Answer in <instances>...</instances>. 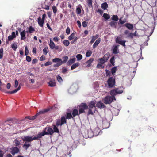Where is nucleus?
Wrapping results in <instances>:
<instances>
[{
    "label": "nucleus",
    "instance_id": "obj_1",
    "mask_svg": "<svg viewBox=\"0 0 157 157\" xmlns=\"http://www.w3.org/2000/svg\"><path fill=\"white\" fill-rule=\"evenodd\" d=\"M111 96H107L104 98V102L106 104H110L113 101L116 100L115 97L113 95H111Z\"/></svg>",
    "mask_w": 157,
    "mask_h": 157
},
{
    "label": "nucleus",
    "instance_id": "obj_2",
    "mask_svg": "<svg viewBox=\"0 0 157 157\" xmlns=\"http://www.w3.org/2000/svg\"><path fill=\"white\" fill-rule=\"evenodd\" d=\"M21 139L25 142L27 143V142H30L35 140L38 139V137H36L34 136H25L24 137H22Z\"/></svg>",
    "mask_w": 157,
    "mask_h": 157
},
{
    "label": "nucleus",
    "instance_id": "obj_3",
    "mask_svg": "<svg viewBox=\"0 0 157 157\" xmlns=\"http://www.w3.org/2000/svg\"><path fill=\"white\" fill-rule=\"evenodd\" d=\"M67 123V121L65 116H62L60 119H57L56 122V125L57 126H62L65 124Z\"/></svg>",
    "mask_w": 157,
    "mask_h": 157
},
{
    "label": "nucleus",
    "instance_id": "obj_4",
    "mask_svg": "<svg viewBox=\"0 0 157 157\" xmlns=\"http://www.w3.org/2000/svg\"><path fill=\"white\" fill-rule=\"evenodd\" d=\"M54 133L53 130L49 127H46L45 131L43 133H40V136H44L45 135H52Z\"/></svg>",
    "mask_w": 157,
    "mask_h": 157
},
{
    "label": "nucleus",
    "instance_id": "obj_5",
    "mask_svg": "<svg viewBox=\"0 0 157 157\" xmlns=\"http://www.w3.org/2000/svg\"><path fill=\"white\" fill-rule=\"evenodd\" d=\"M108 85L109 88L113 87L116 83L115 78V77H109L107 81Z\"/></svg>",
    "mask_w": 157,
    "mask_h": 157
},
{
    "label": "nucleus",
    "instance_id": "obj_6",
    "mask_svg": "<svg viewBox=\"0 0 157 157\" xmlns=\"http://www.w3.org/2000/svg\"><path fill=\"white\" fill-rule=\"evenodd\" d=\"M79 113L81 114L85 113V110L88 108V106L86 103H81L79 106Z\"/></svg>",
    "mask_w": 157,
    "mask_h": 157
},
{
    "label": "nucleus",
    "instance_id": "obj_7",
    "mask_svg": "<svg viewBox=\"0 0 157 157\" xmlns=\"http://www.w3.org/2000/svg\"><path fill=\"white\" fill-rule=\"evenodd\" d=\"M123 92V90L121 88H117L113 89L110 91V95H113L114 96L117 94H121Z\"/></svg>",
    "mask_w": 157,
    "mask_h": 157
},
{
    "label": "nucleus",
    "instance_id": "obj_8",
    "mask_svg": "<svg viewBox=\"0 0 157 157\" xmlns=\"http://www.w3.org/2000/svg\"><path fill=\"white\" fill-rule=\"evenodd\" d=\"M99 62L97 66V68H104L105 66L104 65L105 63L106 62L102 58H99L98 59Z\"/></svg>",
    "mask_w": 157,
    "mask_h": 157
},
{
    "label": "nucleus",
    "instance_id": "obj_9",
    "mask_svg": "<svg viewBox=\"0 0 157 157\" xmlns=\"http://www.w3.org/2000/svg\"><path fill=\"white\" fill-rule=\"evenodd\" d=\"M121 38H117L116 39V43L119 44L124 46H125V43L126 41L125 40H121Z\"/></svg>",
    "mask_w": 157,
    "mask_h": 157
},
{
    "label": "nucleus",
    "instance_id": "obj_10",
    "mask_svg": "<svg viewBox=\"0 0 157 157\" xmlns=\"http://www.w3.org/2000/svg\"><path fill=\"white\" fill-rule=\"evenodd\" d=\"M96 106L97 107L101 109L105 108L106 106L101 101H99L96 103Z\"/></svg>",
    "mask_w": 157,
    "mask_h": 157
},
{
    "label": "nucleus",
    "instance_id": "obj_11",
    "mask_svg": "<svg viewBox=\"0 0 157 157\" xmlns=\"http://www.w3.org/2000/svg\"><path fill=\"white\" fill-rule=\"evenodd\" d=\"M124 26L130 30H132L134 28L133 25L132 24L128 23H125L124 25Z\"/></svg>",
    "mask_w": 157,
    "mask_h": 157
},
{
    "label": "nucleus",
    "instance_id": "obj_12",
    "mask_svg": "<svg viewBox=\"0 0 157 157\" xmlns=\"http://www.w3.org/2000/svg\"><path fill=\"white\" fill-rule=\"evenodd\" d=\"M19 150L17 147H14L12 148L11 153L13 155H14L15 154L18 153Z\"/></svg>",
    "mask_w": 157,
    "mask_h": 157
},
{
    "label": "nucleus",
    "instance_id": "obj_13",
    "mask_svg": "<svg viewBox=\"0 0 157 157\" xmlns=\"http://www.w3.org/2000/svg\"><path fill=\"white\" fill-rule=\"evenodd\" d=\"M80 113H79L78 109H74L72 111V115L73 117H74L76 116L79 115Z\"/></svg>",
    "mask_w": 157,
    "mask_h": 157
},
{
    "label": "nucleus",
    "instance_id": "obj_14",
    "mask_svg": "<svg viewBox=\"0 0 157 157\" xmlns=\"http://www.w3.org/2000/svg\"><path fill=\"white\" fill-rule=\"evenodd\" d=\"M96 103L95 102L93 101H91L88 104V106H89V108L92 109L94 107L95 109H96Z\"/></svg>",
    "mask_w": 157,
    "mask_h": 157
},
{
    "label": "nucleus",
    "instance_id": "obj_15",
    "mask_svg": "<svg viewBox=\"0 0 157 157\" xmlns=\"http://www.w3.org/2000/svg\"><path fill=\"white\" fill-rule=\"evenodd\" d=\"M119 45H116L114 47L113 50V53L115 54H117L119 53V50L118 49Z\"/></svg>",
    "mask_w": 157,
    "mask_h": 157
},
{
    "label": "nucleus",
    "instance_id": "obj_16",
    "mask_svg": "<svg viewBox=\"0 0 157 157\" xmlns=\"http://www.w3.org/2000/svg\"><path fill=\"white\" fill-rule=\"evenodd\" d=\"M94 59L93 58L90 59L86 63L87 64L86 67H89L91 65L92 63L94 61Z\"/></svg>",
    "mask_w": 157,
    "mask_h": 157
},
{
    "label": "nucleus",
    "instance_id": "obj_17",
    "mask_svg": "<svg viewBox=\"0 0 157 157\" xmlns=\"http://www.w3.org/2000/svg\"><path fill=\"white\" fill-rule=\"evenodd\" d=\"M16 37L15 32H12L11 35L9 36L8 37V40L10 41Z\"/></svg>",
    "mask_w": 157,
    "mask_h": 157
},
{
    "label": "nucleus",
    "instance_id": "obj_18",
    "mask_svg": "<svg viewBox=\"0 0 157 157\" xmlns=\"http://www.w3.org/2000/svg\"><path fill=\"white\" fill-rule=\"evenodd\" d=\"M20 32V34L21 35V40H25V31L24 30L22 32Z\"/></svg>",
    "mask_w": 157,
    "mask_h": 157
},
{
    "label": "nucleus",
    "instance_id": "obj_19",
    "mask_svg": "<svg viewBox=\"0 0 157 157\" xmlns=\"http://www.w3.org/2000/svg\"><path fill=\"white\" fill-rule=\"evenodd\" d=\"M109 25L112 27L116 28L117 22L116 21H111L109 23Z\"/></svg>",
    "mask_w": 157,
    "mask_h": 157
},
{
    "label": "nucleus",
    "instance_id": "obj_20",
    "mask_svg": "<svg viewBox=\"0 0 157 157\" xmlns=\"http://www.w3.org/2000/svg\"><path fill=\"white\" fill-rule=\"evenodd\" d=\"M101 41V40L100 38L98 39L94 43L93 46V48H95L99 44Z\"/></svg>",
    "mask_w": 157,
    "mask_h": 157
},
{
    "label": "nucleus",
    "instance_id": "obj_21",
    "mask_svg": "<svg viewBox=\"0 0 157 157\" xmlns=\"http://www.w3.org/2000/svg\"><path fill=\"white\" fill-rule=\"evenodd\" d=\"M66 115V118L67 119H69L71 118H72L73 119H74V118L72 116V115L70 113H67Z\"/></svg>",
    "mask_w": 157,
    "mask_h": 157
},
{
    "label": "nucleus",
    "instance_id": "obj_22",
    "mask_svg": "<svg viewBox=\"0 0 157 157\" xmlns=\"http://www.w3.org/2000/svg\"><path fill=\"white\" fill-rule=\"evenodd\" d=\"M48 84L50 87H54L56 86V82L55 80H51L48 83Z\"/></svg>",
    "mask_w": 157,
    "mask_h": 157
},
{
    "label": "nucleus",
    "instance_id": "obj_23",
    "mask_svg": "<svg viewBox=\"0 0 157 157\" xmlns=\"http://www.w3.org/2000/svg\"><path fill=\"white\" fill-rule=\"evenodd\" d=\"M50 110V109L49 108L43 109L40 111V114H45L49 111Z\"/></svg>",
    "mask_w": 157,
    "mask_h": 157
},
{
    "label": "nucleus",
    "instance_id": "obj_24",
    "mask_svg": "<svg viewBox=\"0 0 157 157\" xmlns=\"http://www.w3.org/2000/svg\"><path fill=\"white\" fill-rule=\"evenodd\" d=\"M99 36V35L98 34H96L95 36H93L92 37V39L90 41V43L92 44L93 43L95 40L98 38Z\"/></svg>",
    "mask_w": 157,
    "mask_h": 157
},
{
    "label": "nucleus",
    "instance_id": "obj_25",
    "mask_svg": "<svg viewBox=\"0 0 157 157\" xmlns=\"http://www.w3.org/2000/svg\"><path fill=\"white\" fill-rule=\"evenodd\" d=\"M49 45L51 49H54V47L55 46V44L51 40H50Z\"/></svg>",
    "mask_w": 157,
    "mask_h": 157
},
{
    "label": "nucleus",
    "instance_id": "obj_26",
    "mask_svg": "<svg viewBox=\"0 0 157 157\" xmlns=\"http://www.w3.org/2000/svg\"><path fill=\"white\" fill-rule=\"evenodd\" d=\"M75 60V58H72L69 60L67 62V64L68 65H70L74 63Z\"/></svg>",
    "mask_w": 157,
    "mask_h": 157
},
{
    "label": "nucleus",
    "instance_id": "obj_27",
    "mask_svg": "<svg viewBox=\"0 0 157 157\" xmlns=\"http://www.w3.org/2000/svg\"><path fill=\"white\" fill-rule=\"evenodd\" d=\"M31 145L29 143H27L25 142L24 144L23 145V147L25 150H27L29 147Z\"/></svg>",
    "mask_w": 157,
    "mask_h": 157
},
{
    "label": "nucleus",
    "instance_id": "obj_28",
    "mask_svg": "<svg viewBox=\"0 0 157 157\" xmlns=\"http://www.w3.org/2000/svg\"><path fill=\"white\" fill-rule=\"evenodd\" d=\"M79 63L78 62L75 63L74 64H73L71 67V69L73 70L79 66Z\"/></svg>",
    "mask_w": 157,
    "mask_h": 157
},
{
    "label": "nucleus",
    "instance_id": "obj_29",
    "mask_svg": "<svg viewBox=\"0 0 157 157\" xmlns=\"http://www.w3.org/2000/svg\"><path fill=\"white\" fill-rule=\"evenodd\" d=\"M108 6L106 2H104L101 4V8L104 10H105L108 7Z\"/></svg>",
    "mask_w": 157,
    "mask_h": 157
},
{
    "label": "nucleus",
    "instance_id": "obj_30",
    "mask_svg": "<svg viewBox=\"0 0 157 157\" xmlns=\"http://www.w3.org/2000/svg\"><path fill=\"white\" fill-rule=\"evenodd\" d=\"M117 69L116 67H113L111 69V72L112 74L113 75H115V73L116 72L117 70Z\"/></svg>",
    "mask_w": 157,
    "mask_h": 157
},
{
    "label": "nucleus",
    "instance_id": "obj_31",
    "mask_svg": "<svg viewBox=\"0 0 157 157\" xmlns=\"http://www.w3.org/2000/svg\"><path fill=\"white\" fill-rule=\"evenodd\" d=\"M111 19L112 20L115 21H114L117 22L119 19L117 15H113Z\"/></svg>",
    "mask_w": 157,
    "mask_h": 157
},
{
    "label": "nucleus",
    "instance_id": "obj_32",
    "mask_svg": "<svg viewBox=\"0 0 157 157\" xmlns=\"http://www.w3.org/2000/svg\"><path fill=\"white\" fill-rule=\"evenodd\" d=\"M52 62L55 63H59V62H61V59L59 58H55L52 60Z\"/></svg>",
    "mask_w": 157,
    "mask_h": 157
},
{
    "label": "nucleus",
    "instance_id": "obj_33",
    "mask_svg": "<svg viewBox=\"0 0 157 157\" xmlns=\"http://www.w3.org/2000/svg\"><path fill=\"white\" fill-rule=\"evenodd\" d=\"M109 57V55L108 54H105L103 57L102 58V59L104 60L105 61L107 62L108 60Z\"/></svg>",
    "mask_w": 157,
    "mask_h": 157
},
{
    "label": "nucleus",
    "instance_id": "obj_34",
    "mask_svg": "<svg viewBox=\"0 0 157 157\" xmlns=\"http://www.w3.org/2000/svg\"><path fill=\"white\" fill-rule=\"evenodd\" d=\"M68 59V57L67 56H65L63 58V61L61 60L62 63H65L67 62Z\"/></svg>",
    "mask_w": 157,
    "mask_h": 157
},
{
    "label": "nucleus",
    "instance_id": "obj_35",
    "mask_svg": "<svg viewBox=\"0 0 157 157\" xmlns=\"http://www.w3.org/2000/svg\"><path fill=\"white\" fill-rule=\"evenodd\" d=\"M14 142L16 146H18L21 144L20 141L17 139H15Z\"/></svg>",
    "mask_w": 157,
    "mask_h": 157
},
{
    "label": "nucleus",
    "instance_id": "obj_36",
    "mask_svg": "<svg viewBox=\"0 0 157 157\" xmlns=\"http://www.w3.org/2000/svg\"><path fill=\"white\" fill-rule=\"evenodd\" d=\"M53 131L54 132H56L57 133H59V131L57 128V126L56 125H54L53 126Z\"/></svg>",
    "mask_w": 157,
    "mask_h": 157
},
{
    "label": "nucleus",
    "instance_id": "obj_37",
    "mask_svg": "<svg viewBox=\"0 0 157 157\" xmlns=\"http://www.w3.org/2000/svg\"><path fill=\"white\" fill-rule=\"evenodd\" d=\"M127 21V19L125 18L123 20H122L121 18H120L119 20V22L121 25L125 23Z\"/></svg>",
    "mask_w": 157,
    "mask_h": 157
},
{
    "label": "nucleus",
    "instance_id": "obj_38",
    "mask_svg": "<svg viewBox=\"0 0 157 157\" xmlns=\"http://www.w3.org/2000/svg\"><path fill=\"white\" fill-rule=\"evenodd\" d=\"M110 62L112 65L114 66L115 58L114 56L112 57L110 59Z\"/></svg>",
    "mask_w": 157,
    "mask_h": 157
},
{
    "label": "nucleus",
    "instance_id": "obj_39",
    "mask_svg": "<svg viewBox=\"0 0 157 157\" xmlns=\"http://www.w3.org/2000/svg\"><path fill=\"white\" fill-rule=\"evenodd\" d=\"M103 17L106 20H108L110 18V16L108 14L104 13L103 14Z\"/></svg>",
    "mask_w": 157,
    "mask_h": 157
},
{
    "label": "nucleus",
    "instance_id": "obj_40",
    "mask_svg": "<svg viewBox=\"0 0 157 157\" xmlns=\"http://www.w3.org/2000/svg\"><path fill=\"white\" fill-rule=\"evenodd\" d=\"M75 36V33H72L68 37V39L69 40H71L73 39L74 38Z\"/></svg>",
    "mask_w": 157,
    "mask_h": 157
},
{
    "label": "nucleus",
    "instance_id": "obj_41",
    "mask_svg": "<svg viewBox=\"0 0 157 157\" xmlns=\"http://www.w3.org/2000/svg\"><path fill=\"white\" fill-rule=\"evenodd\" d=\"M63 44L65 46L67 47L69 45L70 42L68 40H66L63 41Z\"/></svg>",
    "mask_w": 157,
    "mask_h": 157
},
{
    "label": "nucleus",
    "instance_id": "obj_42",
    "mask_svg": "<svg viewBox=\"0 0 157 157\" xmlns=\"http://www.w3.org/2000/svg\"><path fill=\"white\" fill-rule=\"evenodd\" d=\"M92 52L91 50H88L86 53V56L87 57H90L92 54Z\"/></svg>",
    "mask_w": 157,
    "mask_h": 157
},
{
    "label": "nucleus",
    "instance_id": "obj_43",
    "mask_svg": "<svg viewBox=\"0 0 157 157\" xmlns=\"http://www.w3.org/2000/svg\"><path fill=\"white\" fill-rule=\"evenodd\" d=\"M11 47L13 50L16 51L17 47V46L16 43H14L12 44Z\"/></svg>",
    "mask_w": 157,
    "mask_h": 157
},
{
    "label": "nucleus",
    "instance_id": "obj_44",
    "mask_svg": "<svg viewBox=\"0 0 157 157\" xmlns=\"http://www.w3.org/2000/svg\"><path fill=\"white\" fill-rule=\"evenodd\" d=\"M105 74L106 76L110 77L111 75V73L110 71H109L108 70L106 69L105 70Z\"/></svg>",
    "mask_w": 157,
    "mask_h": 157
},
{
    "label": "nucleus",
    "instance_id": "obj_45",
    "mask_svg": "<svg viewBox=\"0 0 157 157\" xmlns=\"http://www.w3.org/2000/svg\"><path fill=\"white\" fill-rule=\"evenodd\" d=\"M76 12L77 14H79L81 13V9L79 7H77L76 8Z\"/></svg>",
    "mask_w": 157,
    "mask_h": 157
},
{
    "label": "nucleus",
    "instance_id": "obj_46",
    "mask_svg": "<svg viewBox=\"0 0 157 157\" xmlns=\"http://www.w3.org/2000/svg\"><path fill=\"white\" fill-rule=\"evenodd\" d=\"M52 9L54 13L55 14H56V13L57 11V9L56 7L55 6H52Z\"/></svg>",
    "mask_w": 157,
    "mask_h": 157
},
{
    "label": "nucleus",
    "instance_id": "obj_47",
    "mask_svg": "<svg viewBox=\"0 0 157 157\" xmlns=\"http://www.w3.org/2000/svg\"><path fill=\"white\" fill-rule=\"evenodd\" d=\"M76 57L77 59L78 60H79L82 59V56L81 54H78L76 55Z\"/></svg>",
    "mask_w": 157,
    "mask_h": 157
},
{
    "label": "nucleus",
    "instance_id": "obj_48",
    "mask_svg": "<svg viewBox=\"0 0 157 157\" xmlns=\"http://www.w3.org/2000/svg\"><path fill=\"white\" fill-rule=\"evenodd\" d=\"M48 47L45 48L43 50L44 54L46 55L48 52Z\"/></svg>",
    "mask_w": 157,
    "mask_h": 157
},
{
    "label": "nucleus",
    "instance_id": "obj_49",
    "mask_svg": "<svg viewBox=\"0 0 157 157\" xmlns=\"http://www.w3.org/2000/svg\"><path fill=\"white\" fill-rule=\"evenodd\" d=\"M3 50L2 48H1L0 49V58L2 59L3 57Z\"/></svg>",
    "mask_w": 157,
    "mask_h": 157
},
{
    "label": "nucleus",
    "instance_id": "obj_50",
    "mask_svg": "<svg viewBox=\"0 0 157 157\" xmlns=\"http://www.w3.org/2000/svg\"><path fill=\"white\" fill-rule=\"evenodd\" d=\"M87 2L88 6H92L93 2L92 0H87Z\"/></svg>",
    "mask_w": 157,
    "mask_h": 157
},
{
    "label": "nucleus",
    "instance_id": "obj_51",
    "mask_svg": "<svg viewBox=\"0 0 157 157\" xmlns=\"http://www.w3.org/2000/svg\"><path fill=\"white\" fill-rule=\"evenodd\" d=\"M100 131L101 130L98 128H95L94 132L95 133H96L97 135H98Z\"/></svg>",
    "mask_w": 157,
    "mask_h": 157
},
{
    "label": "nucleus",
    "instance_id": "obj_52",
    "mask_svg": "<svg viewBox=\"0 0 157 157\" xmlns=\"http://www.w3.org/2000/svg\"><path fill=\"white\" fill-rule=\"evenodd\" d=\"M92 109L89 108L88 111V115H92L94 114V113L93 112Z\"/></svg>",
    "mask_w": 157,
    "mask_h": 157
},
{
    "label": "nucleus",
    "instance_id": "obj_53",
    "mask_svg": "<svg viewBox=\"0 0 157 157\" xmlns=\"http://www.w3.org/2000/svg\"><path fill=\"white\" fill-rule=\"evenodd\" d=\"M57 79L59 82H61L63 81L62 79L61 76L58 75L57 77Z\"/></svg>",
    "mask_w": 157,
    "mask_h": 157
},
{
    "label": "nucleus",
    "instance_id": "obj_54",
    "mask_svg": "<svg viewBox=\"0 0 157 157\" xmlns=\"http://www.w3.org/2000/svg\"><path fill=\"white\" fill-rule=\"evenodd\" d=\"M62 70V72L63 74L65 73L67 71V68L65 67H63Z\"/></svg>",
    "mask_w": 157,
    "mask_h": 157
},
{
    "label": "nucleus",
    "instance_id": "obj_55",
    "mask_svg": "<svg viewBox=\"0 0 157 157\" xmlns=\"http://www.w3.org/2000/svg\"><path fill=\"white\" fill-rule=\"evenodd\" d=\"M29 53V50L27 48V47L26 46L25 47V55L26 56Z\"/></svg>",
    "mask_w": 157,
    "mask_h": 157
},
{
    "label": "nucleus",
    "instance_id": "obj_56",
    "mask_svg": "<svg viewBox=\"0 0 157 157\" xmlns=\"http://www.w3.org/2000/svg\"><path fill=\"white\" fill-rule=\"evenodd\" d=\"M78 39V38L77 37H75L74 38V39L73 40H72L71 43V44H72L74 43H75L76 41L77 40V39Z\"/></svg>",
    "mask_w": 157,
    "mask_h": 157
},
{
    "label": "nucleus",
    "instance_id": "obj_57",
    "mask_svg": "<svg viewBox=\"0 0 157 157\" xmlns=\"http://www.w3.org/2000/svg\"><path fill=\"white\" fill-rule=\"evenodd\" d=\"M70 29L69 27H67L66 30V33L68 35L70 33Z\"/></svg>",
    "mask_w": 157,
    "mask_h": 157
},
{
    "label": "nucleus",
    "instance_id": "obj_58",
    "mask_svg": "<svg viewBox=\"0 0 157 157\" xmlns=\"http://www.w3.org/2000/svg\"><path fill=\"white\" fill-rule=\"evenodd\" d=\"M134 34L133 33H131L129 34L128 35V37H130L131 39H132L133 37Z\"/></svg>",
    "mask_w": 157,
    "mask_h": 157
},
{
    "label": "nucleus",
    "instance_id": "obj_59",
    "mask_svg": "<svg viewBox=\"0 0 157 157\" xmlns=\"http://www.w3.org/2000/svg\"><path fill=\"white\" fill-rule=\"evenodd\" d=\"M54 49H55V50H59V51H60L62 50V48H59L58 46L55 45Z\"/></svg>",
    "mask_w": 157,
    "mask_h": 157
},
{
    "label": "nucleus",
    "instance_id": "obj_60",
    "mask_svg": "<svg viewBox=\"0 0 157 157\" xmlns=\"http://www.w3.org/2000/svg\"><path fill=\"white\" fill-rule=\"evenodd\" d=\"M62 63L61 62H59V63H57L54 64V66L55 67H58L62 65Z\"/></svg>",
    "mask_w": 157,
    "mask_h": 157
},
{
    "label": "nucleus",
    "instance_id": "obj_61",
    "mask_svg": "<svg viewBox=\"0 0 157 157\" xmlns=\"http://www.w3.org/2000/svg\"><path fill=\"white\" fill-rule=\"evenodd\" d=\"M52 64V63L50 61H48L45 63L44 64L45 66H47L51 65Z\"/></svg>",
    "mask_w": 157,
    "mask_h": 157
},
{
    "label": "nucleus",
    "instance_id": "obj_62",
    "mask_svg": "<svg viewBox=\"0 0 157 157\" xmlns=\"http://www.w3.org/2000/svg\"><path fill=\"white\" fill-rule=\"evenodd\" d=\"M26 60L28 62H30L31 60V59L30 56H26Z\"/></svg>",
    "mask_w": 157,
    "mask_h": 157
},
{
    "label": "nucleus",
    "instance_id": "obj_63",
    "mask_svg": "<svg viewBox=\"0 0 157 157\" xmlns=\"http://www.w3.org/2000/svg\"><path fill=\"white\" fill-rule=\"evenodd\" d=\"M34 30V29L33 27H32L31 26H30V27L29 29V33H32L33 32Z\"/></svg>",
    "mask_w": 157,
    "mask_h": 157
},
{
    "label": "nucleus",
    "instance_id": "obj_64",
    "mask_svg": "<svg viewBox=\"0 0 157 157\" xmlns=\"http://www.w3.org/2000/svg\"><path fill=\"white\" fill-rule=\"evenodd\" d=\"M82 26L84 27H86L87 25V23L85 21L82 22Z\"/></svg>",
    "mask_w": 157,
    "mask_h": 157
}]
</instances>
